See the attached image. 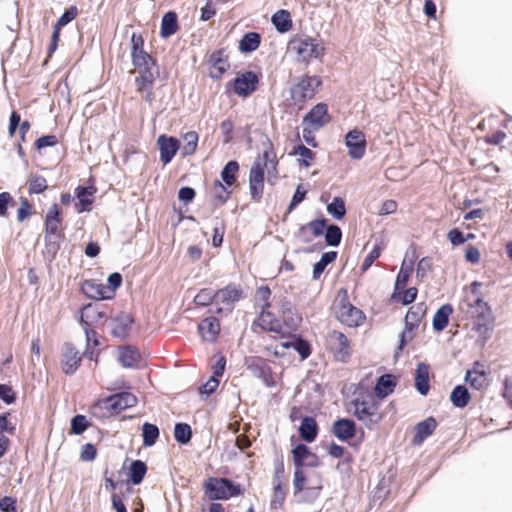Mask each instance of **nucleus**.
Listing matches in <instances>:
<instances>
[{
	"instance_id": "5fc2aeb1",
	"label": "nucleus",
	"mask_w": 512,
	"mask_h": 512,
	"mask_svg": "<svg viewBox=\"0 0 512 512\" xmlns=\"http://www.w3.org/2000/svg\"><path fill=\"white\" fill-rule=\"evenodd\" d=\"M215 292L210 289L201 290L195 297V302L200 305H207L212 300H215Z\"/></svg>"
},
{
	"instance_id": "338daca9",
	"label": "nucleus",
	"mask_w": 512,
	"mask_h": 512,
	"mask_svg": "<svg viewBox=\"0 0 512 512\" xmlns=\"http://www.w3.org/2000/svg\"><path fill=\"white\" fill-rule=\"evenodd\" d=\"M16 501L11 497H4L0 500V509L5 512H16Z\"/></svg>"
},
{
	"instance_id": "a878e982",
	"label": "nucleus",
	"mask_w": 512,
	"mask_h": 512,
	"mask_svg": "<svg viewBox=\"0 0 512 512\" xmlns=\"http://www.w3.org/2000/svg\"><path fill=\"white\" fill-rule=\"evenodd\" d=\"M437 423L433 417H429L426 420L416 425V434L413 439L414 444H421L426 437L431 435L436 429Z\"/></svg>"
},
{
	"instance_id": "864d4df0",
	"label": "nucleus",
	"mask_w": 512,
	"mask_h": 512,
	"mask_svg": "<svg viewBox=\"0 0 512 512\" xmlns=\"http://www.w3.org/2000/svg\"><path fill=\"white\" fill-rule=\"evenodd\" d=\"M214 196L220 204L226 202L229 197L230 192H228L225 186L220 181H215L213 186Z\"/></svg>"
},
{
	"instance_id": "79ce46f5",
	"label": "nucleus",
	"mask_w": 512,
	"mask_h": 512,
	"mask_svg": "<svg viewBox=\"0 0 512 512\" xmlns=\"http://www.w3.org/2000/svg\"><path fill=\"white\" fill-rule=\"evenodd\" d=\"M412 270H413L412 263H410L408 265L406 263V260H404L402 263L401 269L396 278L395 290H401V289L405 288Z\"/></svg>"
},
{
	"instance_id": "dca6fc26",
	"label": "nucleus",
	"mask_w": 512,
	"mask_h": 512,
	"mask_svg": "<svg viewBox=\"0 0 512 512\" xmlns=\"http://www.w3.org/2000/svg\"><path fill=\"white\" fill-rule=\"evenodd\" d=\"M328 346L335 354L336 358L345 361L349 355V343L346 336L338 331H332L328 335Z\"/></svg>"
},
{
	"instance_id": "603ef678",
	"label": "nucleus",
	"mask_w": 512,
	"mask_h": 512,
	"mask_svg": "<svg viewBox=\"0 0 512 512\" xmlns=\"http://www.w3.org/2000/svg\"><path fill=\"white\" fill-rule=\"evenodd\" d=\"M87 428V420L83 415H76L71 420V432L73 434H81Z\"/></svg>"
},
{
	"instance_id": "f704fd0d",
	"label": "nucleus",
	"mask_w": 512,
	"mask_h": 512,
	"mask_svg": "<svg viewBox=\"0 0 512 512\" xmlns=\"http://www.w3.org/2000/svg\"><path fill=\"white\" fill-rule=\"evenodd\" d=\"M223 53L221 51H218L216 53H213L211 55V63H212V66H211V70H210V75L213 77V78H219L221 77V75L227 70V68L229 67L227 61L225 59H223Z\"/></svg>"
},
{
	"instance_id": "c756f323",
	"label": "nucleus",
	"mask_w": 512,
	"mask_h": 512,
	"mask_svg": "<svg viewBox=\"0 0 512 512\" xmlns=\"http://www.w3.org/2000/svg\"><path fill=\"white\" fill-rule=\"evenodd\" d=\"M300 436L306 442H312L318 432V426L316 421L312 417H305L299 428Z\"/></svg>"
},
{
	"instance_id": "6e6d98bb",
	"label": "nucleus",
	"mask_w": 512,
	"mask_h": 512,
	"mask_svg": "<svg viewBox=\"0 0 512 512\" xmlns=\"http://www.w3.org/2000/svg\"><path fill=\"white\" fill-rule=\"evenodd\" d=\"M326 226L325 220H314L308 223L306 226L302 227V229H309L312 231L314 236H320L323 234Z\"/></svg>"
},
{
	"instance_id": "39448f33",
	"label": "nucleus",
	"mask_w": 512,
	"mask_h": 512,
	"mask_svg": "<svg viewBox=\"0 0 512 512\" xmlns=\"http://www.w3.org/2000/svg\"><path fill=\"white\" fill-rule=\"evenodd\" d=\"M354 408V415L363 422L366 426H371L378 423L382 415L379 411V405L372 397L355 399L352 402Z\"/></svg>"
},
{
	"instance_id": "20e7f679",
	"label": "nucleus",
	"mask_w": 512,
	"mask_h": 512,
	"mask_svg": "<svg viewBox=\"0 0 512 512\" xmlns=\"http://www.w3.org/2000/svg\"><path fill=\"white\" fill-rule=\"evenodd\" d=\"M204 487L206 495L211 500H226L242 493L240 485L226 478H209Z\"/></svg>"
},
{
	"instance_id": "393cba45",
	"label": "nucleus",
	"mask_w": 512,
	"mask_h": 512,
	"mask_svg": "<svg viewBox=\"0 0 512 512\" xmlns=\"http://www.w3.org/2000/svg\"><path fill=\"white\" fill-rule=\"evenodd\" d=\"M482 368V365L476 363L472 370L467 371L465 375V381L470 383L472 387L477 390L482 389L487 383L486 373Z\"/></svg>"
},
{
	"instance_id": "ddd939ff",
	"label": "nucleus",
	"mask_w": 512,
	"mask_h": 512,
	"mask_svg": "<svg viewBox=\"0 0 512 512\" xmlns=\"http://www.w3.org/2000/svg\"><path fill=\"white\" fill-rule=\"evenodd\" d=\"M330 121L327 105L319 103L315 105L303 118L302 125H307L312 129L320 130Z\"/></svg>"
},
{
	"instance_id": "bb28decb",
	"label": "nucleus",
	"mask_w": 512,
	"mask_h": 512,
	"mask_svg": "<svg viewBox=\"0 0 512 512\" xmlns=\"http://www.w3.org/2000/svg\"><path fill=\"white\" fill-rule=\"evenodd\" d=\"M220 330V324L214 317H208L199 324V331L206 341H213Z\"/></svg>"
},
{
	"instance_id": "69168bd1",
	"label": "nucleus",
	"mask_w": 512,
	"mask_h": 512,
	"mask_svg": "<svg viewBox=\"0 0 512 512\" xmlns=\"http://www.w3.org/2000/svg\"><path fill=\"white\" fill-rule=\"evenodd\" d=\"M96 456V449L92 444H85L81 450V459L83 461H91Z\"/></svg>"
},
{
	"instance_id": "f257e3e1",
	"label": "nucleus",
	"mask_w": 512,
	"mask_h": 512,
	"mask_svg": "<svg viewBox=\"0 0 512 512\" xmlns=\"http://www.w3.org/2000/svg\"><path fill=\"white\" fill-rule=\"evenodd\" d=\"M131 44L133 64L140 74L136 83L139 90H144L153 84L158 70L151 56L143 50L144 41L141 35L132 34Z\"/></svg>"
},
{
	"instance_id": "ea45409f",
	"label": "nucleus",
	"mask_w": 512,
	"mask_h": 512,
	"mask_svg": "<svg viewBox=\"0 0 512 512\" xmlns=\"http://www.w3.org/2000/svg\"><path fill=\"white\" fill-rule=\"evenodd\" d=\"M336 256H337V253L334 251H329V252L324 253L321 256V259L314 265L313 278L314 279L319 278V276L324 271L326 266L336 259Z\"/></svg>"
},
{
	"instance_id": "aec40b11",
	"label": "nucleus",
	"mask_w": 512,
	"mask_h": 512,
	"mask_svg": "<svg viewBox=\"0 0 512 512\" xmlns=\"http://www.w3.org/2000/svg\"><path fill=\"white\" fill-rule=\"evenodd\" d=\"M134 319L130 314L120 313L111 320V333L121 340L129 336Z\"/></svg>"
},
{
	"instance_id": "72a5a7b5",
	"label": "nucleus",
	"mask_w": 512,
	"mask_h": 512,
	"mask_svg": "<svg viewBox=\"0 0 512 512\" xmlns=\"http://www.w3.org/2000/svg\"><path fill=\"white\" fill-rule=\"evenodd\" d=\"M272 23L276 27L277 31L284 33L290 30L292 27V20L289 12L286 10L277 11L271 19Z\"/></svg>"
},
{
	"instance_id": "e2e57ef3",
	"label": "nucleus",
	"mask_w": 512,
	"mask_h": 512,
	"mask_svg": "<svg viewBox=\"0 0 512 512\" xmlns=\"http://www.w3.org/2000/svg\"><path fill=\"white\" fill-rule=\"evenodd\" d=\"M0 398L7 404H10L15 399V394L11 387L0 384Z\"/></svg>"
},
{
	"instance_id": "412c9836",
	"label": "nucleus",
	"mask_w": 512,
	"mask_h": 512,
	"mask_svg": "<svg viewBox=\"0 0 512 512\" xmlns=\"http://www.w3.org/2000/svg\"><path fill=\"white\" fill-rule=\"evenodd\" d=\"M45 230L49 239L59 238L61 234V218L57 204H53L46 214Z\"/></svg>"
},
{
	"instance_id": "7c9ffc66",
	"label": "nucleus",
	"mask_w": 512,
	"mask_h": 512,
	"mask_svg": "<svg viewBox=\"0 0 512 512\" xmlns=\"http://www.w3.org/2000/svg\"><path fill=\"white\" fill-rule=\"evenodd\" d=\"M453 309L449 304L442 305L434 314L433 317V328L436 331H442L448 324L449 316Z\"/></svg>"
},
{
	"instance_id": "473e14b6",
	"label": "nucleus",
	"mask_w": 512,
	"mask_h": 512,
	"mask_svg": "<svg viewBox=\"0 0 512 512\" xmlns=\"http://www.w3.org/2000/svg\"><path fill=\"white\" fill-rule=\"evenodd\" d=\"M177 15L174 12H167L161 22V36L167 38L177 32Z\"/></svg>"
},
{
	"instance_id": "2eb2a0df",
	"label": "nucleus",
	"mask_w": 512,
	"mask_h": 512,
	"mask_svg": "<svg viewBox=\"0 0 512 512\" xmlns=\"http://www.w3.org/2000/svg\"><path fill=\"white\" fill-rule=\"evenodd\" d=\"M293 462L297 468L302 467H317L320 465L318 456L310 451V449L304 445L299 444L292 450Z\"/></svg>"
},
{
	"instance_id": "8fccbe9b",
	"label": "nucleus",
	"mask_w": 512,
	"mask_h": 512,
	"mask_svg": "<svg viewBox=\"0 0 512 512\" xmlns=\"http://www.w3.org/2000/svg\"><path fill=\"white\" fill-rule=\"evenodd\" d=\"M94 189L90 188H78L77 189V198L79 199L80 204L83 206L80 209V212L85 209L87 205H90L93 201Z\"/></svg>"
},
{
	"instance_id": "2f4dec72",
	"label": "nucleus",
	"mask_w": 512,
	"mask_h": 512,
	"mask_svg": "<svg viewBox=\"0 0 512 512\" xmlns=\"http://www.w3.org/2000/svg\"><path fill=\"white\" fill-rule=\"evenodd\" d=\"M471 396L468 389L462 385L456 386L451 394L450 400L455 407L463 408L470 402Z\"/></svg>"
},
{
	"instance_id": "cd10ccee",
	"label": "nucleus",
	"mask_w": 512,
	"mask_h": 512,
	"mask_svg": "<svg viewBox=\"0 0 512 512\" xmlns=\"http://www.w3.org/2000/svg\"><path fill=\"white\" fill-rule=\"evenodd\" d=\"M415 386L422 395H426L429 391V368L424 363H420L417 366L415 372Z\"/></svg>"
},
{
	"instance_id": "4468645a",
	"label": "nucleus",
	"mask_w": 512,
	"mask_h": 512,
	"mask_svg": "<svg viewBox=\"0 0 512 512\" xmlns=\"http://www.w3.org/2000/svg\"><path fill=\"white\" fill-rule=\"evenodd\" d=\"M345 143L348 147V155L353 159H360L366 150V139L362 131L354 129L347 133Z\"/></svg>"
},
{
	"instance_id": "9d476101",
	"label": "nucleus",
	"mask_w": 512,
	"mask_h": 512,
	"mask_svg": "<svg viewBox=\"0 0 512 512\" xmlns=\"http://www.w3.org/2000/svg\"><path fill=\"white\" fill-rule=\"evenodd\" d=\"M271 291L267 286H262L257 289L256 296L258 300L262 301L263 309L260 314L259 323L260 326L269 331L279 332L280 331V323L276 319H272L271 314L266 311V308L269 307V303H267L268 298L270 297Z\"/></svg>"
},
{
	"instance_id": "de8ad7c7",
	"label": "nucleus",
	"mask_w": 512,
	"mask_h": 512,
	"mask_svg": "<svg viewBox=\"0 0 512 512\" xmlns=\"http://www.w3.org/2000/svg\"><path fill=\"white\" fill-rule=\"evenodd\" d=\"M47 189V182L43 176L31 174L29 176V191L31 193H42Z\"/></svg>"
},
{
	"instance_id": "f3484780",
	"label": "nucleus",
	"mask_w": 512,
	"mask_h": 512,
	"mask_svg": "<svg viewBox=\"0 0 512 512\" xmlns=\"http://www.w3.org/2000/svg\"><path fill=\"white\" fill-rule=\"evenodd\" d=\"M257 84V75L252 71H247L234 80V92L239 96L246 97L255 91Z\"/></svg>"
},
{
	"instance_id": "774afa93",
	"label": "nucleus",
	"mask_w": 512,
	"mask_h": 512,
	"mask_svg": "<svg viewBox=\"0 0 512 512\" xmlns=\"http://www.w3.org/2000/svg\"><path fill=\"white\" fill-rule=\"evenodd\" d=\"M219 381L216 377L212 376L201 388L200 392L202 394L209 395L212 392L215 391V389L218 387Z\"/></svg>"
},
{
	"instance_id": "a19ab883",
	"label": "nucleus",
	"mask_w": 512,
	"mask_h": 512,
	"mask_svg": "<svg viewBox=\"0 0 512 512\" xmlns=\"http://www.w3.org/2000/svg\"><path fill=\"white\" fill-rule=\"evenodd\" d=\"M143 445L144 446H152L155 444L157 438L159 437V429L156 425L145 423L143 425Z\"/></svg>"
},
{
	"instance_id": "9b49d317",
	"label": "nucleus",
	"mask_w": 512,
	"mask_h": 512,
	"mask_svg": "<svg viewBox=\"0 0 512 512\" xmlns=\"http://www.w3.org/2000/svg\"><path fill=\"white\" fill-rule=\"evenodd\" d=\"M215 302L217 305H221L218 308V312L223 310H231L234 303L239 301L242 297V290L236 285H228L223 289L215 292Z\"/></svg>"
},
{
	"instance_id": "7ed1b4c3",
	"label": "nucleus",
	"mask_w": 512,
	"mask_h": 512,
	"mask_svg": "<svg viewBox=\"0 0 512 512\" xmlns=\"http://www.w3.org/2000/svg\"><path fill=\"white\" fill-rule=\"evenodd\" d=\"M467 314L473 319V328L484 338L489 336L493 316L490 307L480 298L469 304Z\"/></svg>"
},
{
	"instance_id": "a211bd4d",
	"label": "nucleus",
	"mask_w": 512,
	"mask_h": 512,
	"mask_svg": "<svg viewBox=\"0 0 512 512\" xmlns=\"http://www.w3.org/2000/svg\"><path fill=\"white\" fill-rule=\"evenodd\" d=\"M157 145L160 150V160L164 165L171 162L180 148V143L176 138L165 135L158 137Z\"/></svg>"
},
{
	"instance_id": "6ab92c4d",
	"label": "nucleus",
	"mask_w": 512,
	"mask_h": 512,
	"mask_svg": "<svg viewBox=\"0 0 512 512\" xmlns=\"http://www.w3.org/2000/svg\"><path fill=\"white\" fill-rule=\"evenodd\" d=\"M81 362L80 352L70 343H66L62 349V369L66 374H73Z\"/></svg>"
},
{
	"instance_id": "13d9d810",
	"label": "nucleus",
	"mask_w": 512,
	"mask_h": 512,
	"mask_svg": "<svg viewBox=\"0 0 512 512\" xmlns=\"http://www.w3.org/2000/svg\"><path fill=\"white\" fill-rule=\"evenodd\" d=\"M415 328L416 327H409L407 324H405V329L400 335V344L398 350H402L406 344L412 341V339L414 338L413 330Z\"/></svg>"
},
{
	"instance_id": "0eeeda50",
	"label": "nucleus",
	"mask_w": 512,
	"mask_h": 512,
	"mask_svg": "<svg viewBox=\"0 0 512 512\" xmlns=\"http://www.w3.org/2000/svg\"><path fill=\"white\" fill-rule=\"evenodd\" d=\"M320 84L321 80L317 76L301 77L297 84L291 87L292 99L296 104L304 103L315 95Z\"/></svg>"
},
{
	"instance_id": "3c124183",
	"label": "nucleus",
	"mask_w": 512,
	"mask_h": 512,
	"mask_svg": "<svg viewBox=\"0 0 512 512\" xmlns=\"http://www.w3.org/2000/svg\"><path fill=\"white\" fill-rule=\"evenodd\" d=\"M293 154L301 157L300 161L305 167H309L311 165V161L314 158V153L304 145L297 146L294 149Z\"/></svg>"
},
{
	"instance_id": "58836bf2",
	"label": "nucleus",
	"mask_w": 512,
	"mask_h": 512,
	"mask_svg": "<svg viewBox=\"0 0 512 512\" xmlns=\"http://www.w3.org/2000/svg\"><path fill=\"white\" fill-rule=\"evenodd\" d=\"M146 465L140 460L132 462L130 467V481L137 485L140 484L146 473Z\"/></svg>"
},
{
	"instance_id": "1a4fd4ad",
	"label": "nucleus",
	"mask_w": 512,
	"mask_h": 512,
	"mask_svg": "<svg viewBox=\"0 0 512 512\" xmlns=\"http://www.w3.org/2000/svg\"><path fill=\"white\" fill-rule=\"evenodd\" d=\"M293 486L296 492H301L305 489L312 492L314 496L322 488V479L319 474L313 473L312 475H306L303 469L296 468L293 479Z\"/></svg>"
},
{
	"instance_id": "6e6552de",
	"label": "nucleus",
	"mask_w": 512,
	"mask_h": 512,
	"mask_svg": "<svg viewBox=\"0 0 512 512\" xmlns=\"http://www.w3.org/2000/svg\"><path fill=\"white\" fill-rule=\"evenodd\" d=\"M137 403L135 395L124 392L120 394L112 395L102 401H100L96 408L105 409L110 412L118 413L126 408L133 407Z\"/></svg>"
},
{
	"instance_id": "bf43d9fd",
	"label": "nucleus",
	"mask_w": 512,
	"mask_h": 512,
	"mask_svg": "<svg viewBox=\"0 0 512 512\" xmlns=\"http://www.w3.org/2000/svg\"><path fill=\"white\" fill-rule=\"evenodd\" d=\"M11 203H13V198L11 197L10 193H8V192L0 193V216H2V217L7 216V208H8V205Z\"/></svg>"
},
{
	"instance_id": "4c0bfd02",
	"label": "nucleus",
	"mask_w": 512,
	"mask_h": 512,
	"mask_svg": "<svg viewBox=\"0 0 512 512\" xmlns=\"http://www.w3.org/2000/svg\"><path fill=\"white\" fill-rule=\"evenodd\" d=\"M184 145L182 146L181 155L183 157L193 155L197 149L198 134L195 131H189L183 136Z\"/></svg>"
},
{
	"instance_id": "c03bdc74",
	"label": "nucleus",
	"mask_w": 512,
	"mask_h": 512,
	"mask_svg": "<svg viewBox=\"0 0 512 512\" xmlns=\"http://www.w3.org/2000/svg\"><path fill=\"white\" fill-rule=\"evenodd\" d=\"M327 211L336 219H342L346 214V208L343 199L335 197L333 201L328 204Z\"/></svg>"
},
{
	"instance_id": "052dcab7",
	"label": "nucleus",
	"mask_w": 512,
	"mask_h": 512,
	"mask_svg": "<svg viewBox=\"0 0 512 512\" xmlns=\"http://www.w3.org/2000/svg\"><path fill=\"white\" fill-rule=\"evenodd\" d=\"M57 144V138L54 135L42 136L36 141V147L40 150L46 147H52Z\"/></svg>"
},
{
	"instance_id": "09e8293b",
	"label": "nucleus",
	"mask_w": 512,
	"mask_h": 512,
	"mask_svg": "<svg viewBox=\"0 0 512 512\" xmlns=\"http://www.w3.org/2000/svg\"><path fill=\"white\" fill-rule=\"evenodd\" d=\"M423 315L424 310L421 306L411 307L405 316V324H407L409 327H418V324Z\"/></svg>"
},
{
	"instance_id": "e433bc0d",
	"label": "nucleus",
	"mask_w": 512,
	"mask_h": 512,
	"mask_svg": "<svg viewBox=\"0 0 512 512\" xmlns=\"http://www.w3.org/2000/svg\"><path fill=\"white\" fill-rule=\"evenodd\" d=\"M394 386V378L391 375H383L377 381L375 386V394L381 398L386 397L393 391Z\"/></svg>"
},
{
	"instance_id": "4be33fe9",
	"label": "nucleus",
	"mask_w": 512,
	"mask_h": 512,
	"mask_svg": "<svg viewBox=\"0 0 512 512\" xmlns=\"http://www.w3.org/2000/svg\"><path fill=\"white\" fill-rule=\"evenodd\" d=\"M82 289L84 293L93 299H111L112 290L107 288L105 284L98 283L94 280L84 282Z\"/></svg>"
},
{
	"instance_id": "b1692460",
	"label": "nucleus",
	"mask_w": 512,
	"mask_h": 512,
	"mask_svg": "<svg viewBox=\"0 0 512 512\" xmlns=\"http://www.w3.org/2000/svg\"><path fill=\"white\" fill-rule=\"evenodd\" d=\"M334 435L340 440H349L355 436V424L349 419H340L334 423Z\"/></svg>"
},
{
	"instance_id": "4d7b16f0",
	"label": "nucleus",
	"mask_w": 512,
	"mask_h": 512,
	"mask_svg": "<svg viewBox=\"0 0 512 512\" xmlns=\"http://www.w3.org/2000/svg\"><path fill=\"white\" fill-rule=\"evenodd\" d=\"M77 16V8L70 7L64 12V14L58 19L56 25L57 28H61L71 22Z\"/></svg>"
},
{
	"instance_id": "0e129e2a",
	"label": "nucleus",
	"mask_w": 512,
	"mask_h": 512,
	"mask_svg": "<svg viewBox=\"0 0 512 512\" xmlns=\"http://www.w3.org/2000/svg\"><path fill=\"white\" fill-rule=\"evenodd\" d=\"M302 126H303V139H304V141L308 145H310L312 147H316L317 143L315 141L314 132L318 131V130L317 129H312V128H310L307 125H302Z\"/></svg>"
},
{
	"instance_id": "c9c22d12",
	"label": "nucleus",
	"mask_w": 512,
	"mask_h": 512,
	"mask_svg": "<svg viewBox=\"0 0 512 512\" xmlns=\"http://www.w3.org/2000/svg\"><path fill=\"white\" fill-rule=\"evenodd\" d=\"M260 45V35L255 32L245 34L239 42L241 52L248 53L258 49Z\"/></svg>"
},
{
	"instance_id": "c85d7f7f",
	"label": "nucleus",
	"mask_w": 512,
	"mask_h": 512,
	"mask_svg": "<svg viewBox=\"0 0 512 512\" xmlns=\"http://www.w3.org/2000/svg\"><path fill=\"white\" fill-rule=\"evenodd\" d=\"M105 316V313L99 310L97 306L89 304L83 308V312L81 315V323L83 324V326L89 327L90 325L99 322Z\"/></svg>"
},
{
	"instance_id": "49530a36",
	"label": "nucleus",
	"mask_w": 512,
	"mask_h": 512,
	"mask_svg": "<svg viewBox=\"0 0 512 512\" xmlns=\"http://www.w3.org/2000/svg\"><path fill=\"white\" fill-rule=\"evenodd\" d=\"M175 439L182 444H186L191 439V428L188 424L178 423L174 428Z\"/></svg>"
},
{
	"instance_id": "5701e85b",
	"label": "nucleus",
	"mask_w": 512,
	"mask_h": 512,
	"mask_svg": "<svg viewBox=\"0 0 512 512\" xmlns=\"http://www.w3.org/2000/svg\"><path fill=\"white\" fill-rule=\"evenodd\" d=\"M140 353L131 346H124L119 349L118 360L125 368H133L139 364Z\"/></svg>"
},
{
	"instance_id": "680f3d73",
	"label": "nucleus",
	"mask_w": 512,
	"mask_h": 512,
	"mask_svg": "<svg viewBox=\"0 0 512 512\" xmlns=\"http://www.w3.org/2000/svg\"><path fill=\"white\" fill-rule=\"evenodd\" d=\"M122 276L120 273H112L108 277V285L107 288L112 290V297L114 296L115 290L121 285Z\"/></svg>"
},
{
	"instance_id": "37998d69",
	"label": "nucleus",
	"mask_w": 512,
	"mask_h": 512,
	"mask_svg": "<svg viewBox=\"0 0 512 512\" xmlns=\"http://www.w3.org/2000/svg\"><path fill=\"white\" fill-rule=\"evenodd\" d=\"M238 170L239 165L236 161H229L225 165L221 172V178L226 185L231 186L234 183Z\"/></svg>"
},
{
	"instance_id": "a18cd8bd",
	"label": "nucleus",
	"mask_w": 512,
	"mask_h": 512,
	"mask_svg": "<svg viewBox=\"0 0 512 512\" xmlns=\"http://www.w3.org/2000/svg\"><path fill=\"white\" fill-rule=\"evenodd\" d=\"M342 239L341 229L336 225H329L326 228L325 240L330 246H338Z\"/></svg>"
},
{
	"instance_id": "423d86ee",
	"label": "nucleus",
	"mask_w": 512,
	"mask_h": 512,
	"mask_svg": "<svg viewBox=\"0 0 512 512\" xmlns=\"http://www.w3.org/2000/svg\"><path fill=\"white\" fill-rule=\"evenodd\" d=\"M269 152L265 151L262 157H259L253 164L250 175L249 185L251 196L254 200H259L264 189V169L267 166Z\"/></svg>"
},
{
	"instance_id": "f8f14e48",
	"label": "nucleus",
	"mask_w": 512,
	"mask_h": 512,
	"mask_svg": "<svg viewBox=\"0 0 512 512\" xmlns=\"http://www.w3.org/2000/svg\"><path fill=\"white\" fill-rule=\"evenodd\" d=\"M336 313L339 321L349 327H357L364 320L363 312L352 304L345 302L344 298L341 300V305Z\"/></svg>"
},
{
	"instance_id": "f03ea898",
	"label": "nucleus",
	"mask_w": 512,
	"mask_h": 512,
	"mask_svg": "<svg viewBox=\"0 0 512 512\" xmlns=\"http://www.w3.org/2000/svg\"><path fill=\"white\" fill-rule=\"evenodd\" d=\"M287 52L293 56L297 62L308 63L312 59L321 58L324 54L322 43L310 36L304 34L294 35L288 42Z\"/></svg>"
}]
</instances>
